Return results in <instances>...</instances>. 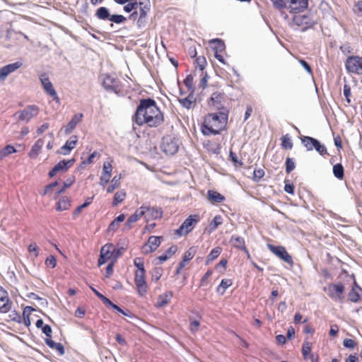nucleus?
<instances>
[{
	"mask_svg": "<svg viewBox=\"0 0 362 362\" xmlns=\"http://www.w3.org/2000/svg\"><path fill=\"white\" fill-rule=\"evenodd\" d=\"M115 249L114 248L113 245L112 244H106L103 247H102L100 250L101 256H105L108 259L111 258L112 253Z\"/></svg>",
	"mask_w": 362,
	"mask_h": 362,
	"instance_id": "obj_34",
	"label": "nucleus"
},
{
	"mask_svg": "<svg viewBox=\"0 0 362 362\" xmlns=\"http://www.w3.org/2000/svg\"><path fill=\"white\" fill-rule=\"evenodd\" d=\"M74 163V159L71 160H63L59 161L57 164L54 165V167L57 168V172L60 171H66Z\"/></svg>",
	"mask_w": 362,
	"mask_h": 362,
	"instance_id": "obj_29",
	"label": "nucleus"
},
{
	"mask_svg": "<svg viewBox=\"0 0 362 362\" xmlns=\"http://www.w3.org/2000/svg\"><path fill=\"white\" fill-rule=\"evenodd\" d=\"M173 296V295L172 291H167L165 293L159 296L156 302V306L158 308L165 307L170 303Z\"/></svg>",
	"mask_w": 362,
	"mask_h": 362,
	"instance_id": "obj_25",
	"label": "nucleus"
},
{
	"mask_svg": "<svg viewBox=\"0 0 362 362\" xmlns=\"http://www.w3.org/2000/svg\"><path fill=\"white\" fill-rule=\"evenodd\" d=\"M230 243L234 247L243 250L244 252L246 253L247 256L248 257H250V253L245 247V240L243 238L240 237V236L233 235L230 238Z\"/></svg>",
	"mask_w": 362,
	"mask_h": 362,
	"instance_id": "obj_20",
	"label": "nucleus"
},
{
	"mask_svg": "<svg viewBox=\"0 0 362 362\" xmlns=\"http://www.w3.org/2000/svg\"><path fill=\"white\" fill-rule=\"evenodd\" d=\"M333 174L338 179L344 177V168L341 164L337 163L333 166Z\"/></svg>",
	"mask_w": 362,
	"mask_h": 362,
	"instance_id": "obj_44",
	"label": "nucleus"
},
{
	"mask_svg": "<svg viewBox=\"0 0 362 362\" xmlns=\"http://www.w3.org/2000/svg\"><path fill=\"white\" fill-rule=\"evenodd\" d=\"M110 16L111 15L110 13L109 10L106 7H103V6L98 8V10L96 11V13H95V16L98 19L103 20V21H105L107 19L110 20Z\"/></svg>",
	"mask_w": 362,
	"mask_h": 362,
	"instance_id": "obj_33",
	"label": "nucleus"
},
{
	"mask_svg": "<svg viewBox=\"0 0 362 362\" xmlns=\"http://www.w3.org/2000/svg\"><path fill=\"white\" fill-rule=\"evenodd\" d=\"M93 199V197H88L86 199V202L83 204L78 206L76 209V210L74 211V216L78 215L79 213H81V211L83 209H84V208L87 207L88 205H90L92 203Z\"/></svg>",
	"mask_w": 362,
	"mask_h": 362,
	"instance_id": "obj_49",
	"label": "nucleus"
},
{
	"mask_svg": "<svg viewBox=\"0 0 362 362\" xmlns=\"http://www.w3.org/2000/svg\"><path fill=\"white\" fill-rule=\"evenodd\" d=\"M78 142V138L76 135L71 136L59 150L58 153L62 155H68L74 149Z\"/></svg>",
	"mask_w": 362,
	"mask_h": 362,
	"instance_id": "obj_18",
	"label": "nucleus"
},
{
	"mask_svg": "<svg viewBox=\"0 0 362 362\" xmlns=\"http://www.w3.org/2000/svg\"><path fill=\"white\" fill-rule=\"evenodd\" d=\"M208 197L209 200L216 203H221L225 199V197L222 194L213 190L208 191Z\"/></svg>",
	"mask_w": 362,
	"mask_h": 362,
	"instance_id": "obj_35",
	"label": "nucleus"
},
{
	"mask_svg": "<svg viewBox=\"0 0 362 362\" xmlns=\"http://www.w3.org/2000/svg\"><path fill=\"white\" fill-rule=\"evenodd\" d=\"M141 6V3L139 4ZM149 11V7L148 6H140L139 8V17L137 21L136 25L139 28H143L146 23L147 13Z\"/></svg>",
	"mask_w": 362,
	"mask_h": 362,
	"instance_id": "obj_21",
	"label": "nucleus"
},
{
	"mask_svg": "<svg viewBox=\"0 0 362 362\" xmlns=\"http://www.w3.org/2000/svg\"><path fill=\"white\" fill-rule=\"evenodd\" d=\"M103 85L107 91L114 92L115 93H117L119 91L118 81L112 76H105L103 80Z\"/></svg>",
	"mask_w": 362,
	"mask_h": 362,
	"instance_id": "obj_16",
	"label": "nucleus"
},
{
	"mask_svg": "<svg viewBox=\"0 0 362 362\" xmlns=\"http://www.w3.org/2000/svg\"><path fill=\"white\" fill-rule=\"evenodd\" d=\"M160 238L158 236H151L147 243L143 246V252L148 254L155 251L160 244Z\"/></svg>",
	"mask_w": 362,
	"mask_h": 362,
	"instance_id": "obj_13",
	"label": "nucleus"
},
{
	"mask_svg": "<svg viewBox=\"0 0 362 362\" xmlns=\"http://www.w3.org/2000/svg\"><path fill=\"white\" fill-rule=\"evenodd\" d=\"M11 303L9 301L7 292L0 286V313H6L11 310Z\"/></svg>",
	"mask_w": 362,
	"mask_h": 362,
	"instance_id": "obj_15",
	"label": "nucleus"
},
{
	"mask_svg": "<svg viewBox=\"0 0 362 362\" xmlns=\"http://www.w3.org/2000/svg\"><path fill=\"white\" fill-rule=\"evenodd\" d=\"M194 222H197V220L192 218L190 216L176 230L175 233L179 236L189 233L193 229V223Z\"/></svg>",
	"mask_w": 362,
	"mask_h": 362,
	"instance_id": "obj_14",
	"label": "nucleus"
},
{
	"mask_svg": "<svg viewBox=\"0 0 362 362\" xmlns=\"http://www.w3.org/2000/svg\"><path fill=\"white\" fill-rule=\"evenodd\" d=\"M125 219V215L122 214L115 218L109 225L108 231H115L118 229L120 223L123 222Z\"/></svg>",
	"mask_w": 362,
	"mask_h": 362,
	"instance_id": "obj_30",
	"label": "nucleus"
},
{
	"mask_svg": "<svg viewBox=\"0 0 362 362\" xmlns=\"http://www.w3.org/2000/svg\"><path fill=\"white\" fill-rule=\"evenodd\" d=\"M313 142H315V146L314 148L322 156L327 153V148L326 147L321 144L320 142L318 140H313Z\"/></svg>",
	"mask_w": 362,
	"mask_h": 362,
	"instance_id": "obj_48",
	"label": "nucleus"
},
{
	"mask_svg": "<svg viewBox=\"0 0 362 362\" xmlns=\"http://www.w3.org/2000/svg\"><path fill=\"white\" fill-rule=\"evenodd\" d=\"M70 206V202L67 198L63 197L61 199L57 206V210L59 211H64Z\"/></svg>",
	"mask_w": 362,
	"mask_h": 362,
	"instance_id": "obj_39",
	"label": "nucleus"
},
{
	"mask_svg": "<svg viewBox=\"0 0 362 362\" xmlns=\"http://www.w3.org/2000/svg\"><path fill=\"white\" fill-rule=\"evenodd\" d=\"M161 270L159 268H156L152 273V279L158 281L161 276Z\"/></svg>",
	"mask_w": 362,
	"mask_h": 362,
	"instance_id": "obj_64",
	"label": "nucleus"
},
{
	"mask_svg": "<svg viewBox=\"0 0 362 362\" xmlns=\"http://www.w3.org/2000/svg\"><path fill=\"white\" fill-rule=\"evenodd\" d=\"M74 181H75V178L73 176L67 178L63 183V187L62 189H59L56 193L57 194H59L64 192L66 190V189H67L68 187H69L70 186H71L73 185Z\"/></svg>",
	"mask_w": 362,
	"mask_h": 362,
	"instance_id": "obj_46",
	"label": "nucleus"
},
{
	"mask_svg": "<svg viewBox=\"0 0 362 362\" xmlns=\"http://www.w3.org/2000/svg\"><path fill=\"white\" fill-rule=\"evenodd\" d=\"M23 63L21 62H16L12 64L6 65L0 69V81H4L6 77L11 73L21 67Z\"/></svg>",
	"mask_w": 362,
	"mask_h": 362,
	"instance_id": "obj_12",
	"label": "nucleus"
},
{
	"mask_svg": "<svg viewBox=\"0 0 362 362\" xmlns=\"http://www.w3.org/2000/svg\"><path fill=\"white\" fill-rule=\"evenodd\" d=\"M134 281L139 295L141 296H144L147 293L145 272H136Z\"/></svg>",
	"mask_w": 362,
	"mask_h": 362,
	"instance_id": "obj_10",
	"label": "nucleus"
},
{
	"mask_svg": "<svg viewBox=\"0 0 362 362\" xmlns=\"http://www.w3.org/2000/svg\"><path fill=\"white\" fill-rule=\"evenodd\" d=\"M293 21L296 25L303 27V30H305L315 23L311 18L307 15H295Z\"/></svg>",
	"mask_w": 362,
	"mask_h": 362,
	"instance_id": "obj_11",
	"label": "nucleus"
},
{
	"mask_svg": "<svg viewBox=\"0 0 362 362\" xmlns=\"http://www.w3.org/2000/svg\"><path fill=\"white\" fill-rule=\"evenodd\" d=\"M232 285V281L230 279H222L221 284L217 288V291L223 294L225 291Z\"/></svg>",
	"mask_w": 362,
	"mask_h": 362,
	"instance_id": "obj_40",
	"label": "nucleus"
},
{
	"mask_svg": "<svg viewBox=\"0 0 362 362\" xmlns=\"http://www.w3.org/2000/svg\"><path fill=\"white\" fill-rule=\"evenodd\" d=\"M144 216V211L141 210L140 207L135 211V212L129 217L125 223V227L128 229L132 228V225L139 221Z\"/></svg>",
	"mask_w": 362,
	"mask_h": 362,
	"instance_id": "obj_26",
	"label": "nucleus"
},
{
	"mask_svg": "<svg viewBox=\"0 0 362 362\" xmlns=\"http://www.w3.org/2000/svg\"><path fill=\"white\" fill-rule=\"evenodd\" d=\"M39 112V108L36 105H29L25 107L24 110L19 111L16 113L15 115H18V118L20 120L28 122L33 117L37 115Z\"/></svg>",
	"mask_w": 362,
	"mask_h": 362,
	"instance_id": "obj_8",
	"label": "nucleus"
},
{
	"mask_svg": "<svg viewBox=\"0 0 362 362\" xmlns=\"http://www.w3.org/2000/svg\"><path fill=\"white\" fill-rule=\"evenodd\" d=\"M133 121L139 126L147 124L148 127H154L163 122V116L154 100L143 99L139 102L133 116Z\"/></svg>",
	"mask_w": 362,
	"mask_h": 362,
	"instance_id": "obj_1",
	"label": "nucleus"
},
{
	"mask_svg": "<svg viewBox=\"0 0 362 362\" xmlns=\"http://www.w3.org/2000/svg\"><path fill=\"white\" fill-rule=\"evenodd\" d=\"M343 93L348 103H351L350 96L351 95V87L348 84H344L343 87Z\"/></svg>",
	"mask_w": 362,
	"mask_h": 362,
	"instance_id": "obj_55",
	"label": "nucleus"
},
{
	"mask_svg": "<svg viewBox=\"0 0 362 362\" xmlns=\"http://www.w3.org/2000/svg\"><path fill=\"white\" fill-rule=\"evenodd\" d=\"M16 152V149L13 146L7 145L6 147L0 150V160L4 159L7 156Z\"/></svg>",
	"mask_w": 362,
	"mask_h": 362,
	"instance_id": "obj_41",
	"label": "nucleus"
},
{
	"mask_svg": "<svg viewBox=\"0 0 362 362\" xmlns=\"http://www.w3.org/2000/svg\"><path fill=\"white\" fill-rule=\"evenodd\" d=\"M45 343L49 348L56 349L60 356L64 354V348L61 343H56L51 338H47Z\"/></svg>",
	"mask_w": 362,
	"mask_h": 362,
	"instance_id": "obj_28",
	"label": "nucleus"
},
{
	"mask_svg": "<svg viewBox=\"0 0 362 362\" xmlns=\"http://www.w3.org/2000/svg\"><path fill=\"white\" fill-rule=\"evenodd\" d=\"M353 11L358 16L362 17V1H359L354 4Z\"/></svg>",
	"mask_w": 362,
	"mask_h": 362,
	"instance_id": "obj_54",
	"label": "nucleus"
},
{
	"mask_svg": "<svg viewBox=\"0 0 362 362\" xmlns=\"http://www.w3.org/2000/svg\"><path fill=\"white\" fill-rule=\"evenodd\" d=\"M126 20L127 18L124 16L117 14L111 15L110 18V21L117 24L124 23Z\"/></svg>",
	"mask_w": 362,
	"mask_h": 362,
	"instance_id": "obj_51",
	"label": "nucleus"
},
{
	"mask_svg": "<svg viewBox=\"0 0 362 362\" xmlns=\"http://www.w3.org/2000/svg\"><path fill=\"white\" fill-rule=\"evenodd\" d=\"M296 168L294 160L291 158H287L286 160V171L287 173H290Z\"/></svg>",
	"mask_w": 362,
	"mask_h": 362,
	"instance_id": "obj_52",
	"label": "nucleus"
},
{
	"mask_svg": "<svg viewBox=\"0 0 362 362\" xmlns=\"http://www.w3.org/2000/svg\"><path fill=\"white\" fill-rule=\"evenodd\" d=\"M177 246L176 245H173L171 247H170L165 252L164 254L160 255L158 257V259L159 260V262L161 264L163 263V262L166 261L167 259H168L171 256H173L177 251Z\"/></svg>",
	"mask_w": 362,
	"mask_h": 362,
	"instance_id": "obj_31",
	"label": "nucleus"
},
{
	"mask_svg": "<svg viewBox=\"0 0 362 362\" xmlns=\"http://www.w3.org/2000/svg\"><path fill=\"white\" fill-rule=\"evenodd\" d=\"M196 62L200 70L203 71L206 64V59L204 57H199L197 58Z\"/></svg>",
	"mask_w": 362,
	"mask_h": 362,
	"instance_id": "obj_59",
	"label": "nucleus"
},
{
	"mask_svg": "<svg viewBox=\"0 0 362 362\" xmlns=\"http://www.w3.org/2000/svg\"><path fill=\"white\" fill-rule=\"evenodd\" d=\"M269 250L274 253L279 259L285 262L293 264V259L291 256L287 252L286 250L283 246H274L271 244H267Z\"/></svg>",
	"mask_w": 362,
	"mask_h": 362,
	"instance_id": "obj_7",
	"label": "nucleus"
},
{
	"mask_svg": "<svg viewBox=\"0 0 362 362\" xmlns=\"http://www.w3.org/2000/svg\"><path fill=\"white\" fill-rule=\"evenodd\" d=\"M141 210L144 211V217L146 221L149 220H154L162 217L163 211L160 208L156 206H151L147 204H144L140 207Z\"/></svg>",
	"mask_w": 362,
	"mask_h": 362,
	"instance_id": "obj_6",
	"label": "nucleus"
},
{
	"mask_svg": "<svg viewBox=\"0 0 362 362\" xmlns=\"http://www.w3.org/2000/svg\"><path fill=\"white\" fill-rule=\"evenodd\" d=\"M228 114L225 111H221L218 113H210L205 117L204 122L202 126V132L204 135H216L219 134L227 122Z\"/></svg>",
	"mask_w": 362,
	"mask_h": 362,
	"instance_id": "obj_2",
	"label": "nucleus"
},
{
	"mask_svg": "<svg viewBox=\"0 0 362 362\" xmlns=\"http://www.w3.org/2000/svg\"><path fill=\"white\" fill-rule=\"evenodd\" d=\"M222 252V249L221 247H216L215 248H214L211 252L209 253V255L207 256V258H206V264H209L211 262L214 261L215 259H216L219 255Z\"/></svg>",
	"mask_w": 362,
	"mask_h": 362,
	"instance_id": "obj_36",
	"label": "nucleus"
},
{
	"mask_svg": "<svg viewBox=\"0 0 362 362\" xmlns=\"http://www.w3.org/2000/svg\"><path fill=\"white\" fill-rule=\"evenodd\" d=\"M180 103L182 105V107L189 109L192 105V100L189 99V98H185L179 100Z\"/></svg>",
	"mask_w": 362,
	"mask_h": 362,
	"instance_id": "obj_61",
	"label": "nucleus"
},
{
	"mask_svg": "<svg viewBox=\"0 0 362 362\" xmlns=\"http://www.w3.org/2000/svg\"><path fill=\"white\" fill-rule=\"evenodd\" d=\"M45 264L47 267H50L52 268H54L56 266V264H57V260L56 259L54 258V256H49L47 258L46 261H45Z\"/></svg>",
	"mask_w": 362,
	"mask_h": 362,
	"instance_id": "obj_62",
	"label": "nucleus"
},
{
	"mask_svg": "<svg viewBox=\"0 0 362 362\" xmlns=\"http://www.w3.org/2000/svg\"><path fill=\"white\" fill-rule=\"evenodd\" d=\"M343 344L346 348L354 349L356 344L353 339H346L344 340Z\"/></svg>",
	"mask_w": 362,
	"mask_h": 362,
	"instance_id": "obj_63",
	"label": "nucleus"
},
{
	"mask_svg": "<svg viewBox=\"0 0 362 362\" xmlns=\"http://www.w3.org/2000/svg\"><path fill=\"white\" fill-rule=\"evenodd\" d=\"M139 4L137 2H131L124 6V11L127 13H130L138 8Z\"/></svg>",
	"mask_w": 362,
	"mask_h": 362,
	"instance_id": "obj_56",
	"label": "nucleus"
},
{
	"mask_svg": "<svg viewBox=\"0 0 362 362\" xmlns=\"http://www.w3.org/2000/svg\"><path fill=\"white\" fill-rule=\"evenodd\" d=\"M347 71L351 74H362V57L359 56L349 57L345 62Z\"/></svg>",
	"mask_w": 362,
	"mask_h": 362,
	"instance_id": "obj_4",
	"label": "nucleus"
},
{
	"mask_svg": "<svg viewBox=\"0 0 362 362\" xmlns=\"http://www.w3.org/2000/svg\"><path fill=\"white\" fill-rule=\"evenodd\" d=\"M209 44L211 46V48L216 52H222L225 49L224 42L220 39H213L209 41Z\"/></svg>",
	"mask_w": 362,
	"mask_h": 362,
	"instance_id": "obj_32",
	"label": "nucleus"
},
{
	"mask_svg": "<svg viewBox=\"0 0 362 362\" xmlns=\"http://www.w3.org/2000/svg\"><path fill=\"white\" fill-rule=\"evenodd\" d=\"M344 290L345 287L341 283L330 284L324 288V291L327 293V296L337 303H341L343 301Z\"/></svg>",
	"mask_w": 362,
	"mask_h": 362,
	"instance_id": "obj_3",
	"label": "nucleus"
},
{
	"mask_svg": "<svg viewBox=\"0 0 362 362\" xmlns=\"http://www.w3.org/2000/svg\"><path fill=\"white\" fill-rule=\"evenodd\" d=\"M281 146L285 149H291L293 148V143L288 134L281 137Z\"/></svg>",
	"mask_w": 362,
	"mask_h": 362,
	"instance_id": "obj_45",
	"label": "nucleus"
},
{
	"mask_svg": "<svg viewBox=\"0 0 362 362\" xmlns=\"http://www.w3.org/2000/svg\"><path fill=\"white\" fill-rule=\"evenodd\" d=\"M196 253V249L194 247H190L187 251L185 252L182 261L185 263L191 260Z\"/></svg>",
	"mask_w": 362,
	"mask_h": 362,
	"instance_id": "obj_47",
	"label": "nucleus"
},
{
	"mask_svg": "<svg viewBox=\"0 0 362 362\" xmlns=\"http://www.w3.org/2000/svg\"><path fill=\"white\" fill-rule=\"evenodd\" d=\"M121 175L115 176L112 180L110 185L107 188L108 193H112L116 188H117L120 184Z\"/></svg>",
	"mask_w": 362,
	"mask_h": 362,
	"instance_id": "obj_38",
	"label": "nucleus"
},
{
	"mask_svg": "<svg viewBox=\"0 0 362 362\" xmlns=\"http://www.w3.org/2000/svg\"><path fill=\"white\" fill-rule=\"evenodd\" d=\"M184 83L188 90H193V76L188 75L184 80Z\"/></svg>",
	"mask_w": 362,
	"mask_h": 362,
	"instance_id": "obj_58",
	"label": "nucleus"
},
{
	"mask_svg": "<svg viewBox=\"0 0 362 362\" xmlns=\"http://www.w3.org/2000/svg\"><path fill=\"white\" fill-rule=\"evenodd\" d=\"M274 6L278 9L284 8L286 6V4L284 0H271Z\"/></svg>",
	"mask_w": 362,
	"mask_h": 362,
	"instance_id": "obj_60",
	"label": "nucleus"
},
{
	"mask_svg": "<svg viewBox=\"0 0 362 362\" xmlns=\"http://www.w3.org/2000/svg\"><path fill=\"white\" fill-rule=\"evenodd\" d=\"M112 170V166L111 163L109 162H105L103 166V172L100 180L105 181V183H107L111 177Z\"/></svg>",
	"mask_w": 362,
	"mask_h": 362,
	"instance_id": "obj_23",
	"label": "nucleus"
},
{
	"mask_svg": "<svg viewBox=\"0 0 362 362\" xmlns=\"http://www.w3.org/2000/svg\"><path fill=\"white\" fill-rule=\"evenodd\" d=\"M44 145V141L42 139H39L32 146L31 150L28 153V156L30 158H36L40 154L42 148Z\"/></svg>",
	"mask_w": 362,
	"mask_h": 362,
	"instance_id": "obj_24",
	"label": "nucleus"
},
{
	"mask_svg": "<svg viewBox=\"0 0 362 362\" xmlns=\"http://www.w3.org/2000/svg\"><path fill=\"white\" fill-rule=\"evenodd\" d=\"M223 100V95L219 92H215L210 98L209 105L214 107L216 110H222L224 109Z\"/></svg>",
	"mask_w": 362,
	"mask_h": 362,
	"instance_id": "obj_19",
	"label": "nucleus"
},
{
	"mask_svg": "<svg viewBox=\"0 0 362 362\" xmlns=\"http://www.w3.org/2000/svg\"><path fill=\"white\" fill-rule=\"evenodd\" d=\"M288 8L291 12H300L308 7V0H287Z\"/></svg>",
	"mask_w": 362,
	"mask_h": 362,
	"instance_id": "obj_17",
	"label": "nucleus"
},
{
	"mask_svg": "<svg viewBox=\"0 0 362 362\" xmlns=\"http://www.w3.org/2000/svg\"><path fill=\"white\" fill-rule=\"evenodd\" d=\"M311 351V345L309 342L306 341L303 344L302 348V353L305 358L308 357Z\"/></svg>",
	"mask_w": 362,
	"mask_h": 362,
	"instance_id": "obj_57",
	"label": "nucleus"
},
{
	"mask_svg": "<svg viewBox=\"0 0 362 362\" xmlns=\"http://www.w3.org/2000/svg\"><path fill=\"white\" fill-rule=\"evenodd\" d=\"M33 310H34V309L30 306H27L23 310V318H24V322H25V325L28 327L30 325V321L29 319V313Z\"/></svg>",
	"mask_w": 362,
	"mask_h": 362,
	"instance_id": "obj_50",
	"label": "nucleus"
},
{
	"mask_svg": "<svg viewBox=\"0 0 362 362\" xmlns=\"http://www.w3.org/2000/svg\"><path fill=\"white\" fill-rule=\"evenodd\" d=\"M83 115L82 113H78L75 115L71 119V121L67 124L64 129V132L66 134H70L72 130L76 127V125L81 121Z\"/></svg>",
	"mask_w": 362,
	"mask_h": 362,
	"instance_id": "obj_22",
	"label": "nucleus"
},
{
	"mask_svg": "<svg viewBox=\"0 0 362 362\" xmlns=\"http://www.w3.org/2000/svg\"><path fill=\"white\" fill-rule=\"evenodd\" d=\"M134 264L138 269L136 272H145L144 261L141 258H135L134 260Z\"/></svg>",
	"mask_w": 362,
	"mask_h": 362,
	"instance_id": "obj_53",
	"label": "nucleus"
},
{
	"mask_svg": "<svg viewBox=\"0 0 362 362\" xmlns=\"http://www.w3.org/2000/svg\"><path fill=\"white\" fill-rule=\"evenodd\" d=\"M125 197L126 192L124 190H119L117 192L114 197L112 205L117 206L118 204L121 203L124 199Z\"/></svg>",
	"mask_w": 362,
	"mask_h": 362,
	"instance_id": "obj_43",
	"label": "nucleus"
},
{
	"mask_svg": "<svg viewBox=\"0 0 362 362\" xmlns=\"http://www.w3.org/2000/svg\"><path fill=\"white\" fill-rule=\"evenodd\" d=\"M40 80L46 93L52 97L54 100L59 101V99L57 93L49 81L48 76L45 74H41L40 76Z\"/></svg>",
	"mask_w": 362,
	"mask_h": 362,
	"instance_id": "obj_9",
	"label": "nucleus"
},
{
	"mask_svg": "<svg viewBox=\"0 0 362 362\" xmlns=\"http://www.w3.org/2000/svg\"><path fill=\"white\" fill-rule=\"evenodd\" d=\"M222 217L220 215L216 216L209 224L210 232L215 230L220 225L222 224Z\"/></svg>",
	"mask_w": 362,
	"mask_h": 362,
	"instance_id": "obj_42",
	"label": "nucleus"
},
{
	"mask_svg": "<svg viewBox=\"0 0 362 362\" xmlns=\"http://www.w3.org/2000/svg\"><path fill=\"white\" fill-rule=\"evenodd\" d=\"M349 298L351 302H357L362 299V289L357 285L354 286L349 293Z\"/></svg>",
	"mask_w": 362,
	"mask_h": 362,
	"instance_id": "obj_27",
	"label": "nucleus"
},
{
	"mask_svg": "<svg viewBox=\"0 0 362 362\" xmlns=\"http://www.w3.org/2000/svg\"><path fill=\"white\" fill-rule=\"evenodd\" d=\"M179 148V141L176 138L171 136H165L163 138L161 148L167 155H174Z\"/></svg>",
	"mask_w": 362,
	"mask_h": 362,
	"instance_id": "obj_5",
	"label": "nucleus"
},
{
	"mask_svg": "<svg viewBox=\"0 0 362 362\" xmlns=\"http://www.w3.org/2000/svg\"><path fill=\"white\" fill-rule=\"evenodd\" d=\"M313 140L317 139L310 136H303L301 138V141L308 151H312L314 148L315 144L313 142Z\"/></svg>",
	"mask_w": 362,
	"mask_h": 362,
	"instance_id": "obj_37",
	"label": "nucleus"
}]
</instances>
